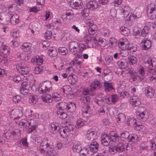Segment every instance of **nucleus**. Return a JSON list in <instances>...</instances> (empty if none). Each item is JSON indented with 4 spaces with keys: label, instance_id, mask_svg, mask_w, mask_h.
<instances>
[{
    "label": "nucleus",
    "instance_id": "nucleus-1",
    "mask_svg": "<svg viewBox=\"0 0 156 156\" xmlns=\"http://www.w3.org/2000/svg\"><path fill=\"white\" fill-rule=\"evenodd\" d=\"M48 141V140H46L42 142L38 150L39 152L41 154H44L46 153V155H48V154L50 152L51 153V151H53V149L51 146Z\"/></svg>",
    "mask_w": 156,
    "mask_h": 156
},
{
    "label": "nucleus",
    "instance_id": "nucleus-2",
    "mask_svg": "<svg viewBox=\"0 0 156 156\" xmlns=\"http://www.w3.org/2000/svg\"><path fill=\"white\" fill-rule=\"evenodd\" d=\"M59 133L63 138H66L71 132H73V129L72 125L68 124L62 128L58 129Z\"/></svg>",
    "mask_w": 156,
    "mask_h": 156
},
{
    "label": "nucleus",
    "instance_id": "nucleus-3",
    "mask_svg": "<svg viewBox=\"0 0 156 156\" xmlns=\"http://www.w3.org/2000/svg\"><path fill=\"white\" fill-rule=\"evenodd\" d=\"M52 89V84L49 81L43 82L38 89V92L40 94L48 93Z\"/></svg>",
    "mask_w": 156,
    "mask_h": 156
},
{
    "label": "nucleus",
    "instance_id": "nucleus-4",
    "mask_svg": "<svg viewBox=\"0 0 156 156\" xmlns=\"http://www.w3.org/2000/svg\"><path fill=\"white\" fill-rule=\"evenodd\" d=\"M148 12V16L150 17L151 20H154L156 18V6L154 3L148 4L147 7Z\"/></svg>",
    "mask_w": 156,
    "mask_h": 156
},
{
    "label": "nucleus",
    "instance_id": "nucleus-5",
    "mask_svg": "<svg viewBox=\"0 0 156 156\" xmlns=\"http://www.w3.org/2000/svg\"><path fill=\"white\" fill-rule=\"evenodd\" d=\"M6 138L7 139L12 137L15 139L19 138L20 135V131L14 129V130H8L5 133Z\"/></svg>",
    "mask_w": 156,
    "mask_h": 156
},
{
    "label": "nucleus",
    "instance_id": "nucleus-6",
    "mask_svg": "<svg viewBox=\"0 0 156 156\" xmlns=\"http://www.w3.org/2000/svg\"><path fill=\"white\" fill-rule=\"evenodd\" d=\"M16 69L19 73L22 75L27 74L29 72L30 69L24 62H21L16 66Z\"/></svg>",
    "mask_w": 156,
    "mask_h": 156
},
{
    "label": "nucleus",
    "instance_id": "nucleus-7",
    "mask_svg": "<svg viewBox=\"0 0 156 156\" xmlns=\"http://www.w3.org/2000/svg\"><path fill=\"white\" fill-rule=\"evenodd\" d=\"M28 128L27 129V132L30 133L35 130L37 127V125L36 122L35 120L33 119H27Z\"/></svg>",
    "mask_w": 156,
    "mask_h": 156
},
{
    "label": "nucleus",
    "instance_id": "nucleus-8",
    "mask_svg": "<svg viewBox=\"0 0 156 156\" xmlns=\"http://www.w3.org/2000/svg\"><path fill=\"white\" fill-rule=\"evenodd\" d=\"M127 7L126 6L122 5L119 7L120 10L123 13L124 15H127V16H126V20H135L137 17L135 15L132 13H128V12L127 11Z\"/></svg>",
    "mask_w": 156,
    "mask_h": 156
},
{
    "label": "nucleus",
    "instance_id": "nucleus-9",
    "mask_svg": "<svg viewBox=\"0 0 156 156\" xmlns=\"http://www.w3.org/2000/svg\"><path fill=\"white\" fill-rule=\"evenodd\" d=\"M117 151L119 152H122L125 151V149L127 151H129L131 150V145L130 144L127 143H118L117 146Z\"/></svg>",
    "mask_w": 156,
    "mask_h": 156
},
{
    "label": "nucleus",
    "instance_id": "nucleus-10",
    "mask_svg": "<svg viewBox=\"0 0 156 156\" xmlns=\"http://www.w3.org/2000/svg\"><path fill=\"white\" fill-rule=\"evenodd\" d=\"M147 66L149 70L154 71L156 67V60L154 58L152 57L149 58L147 61ZM150 72V71L149 70Z\"/></svg>",
    "mask_w": 156,
    "mask_h": 156
},
{
    "label": "nucleus",
    "instance_id": "nucleus-11",
    "mask_svg": "<svg viewBox=\"0 0 156 156\" xmlns=\"http://www.w3.org/2000/svg\"><path fill=\"white\" fill-rule=\"evenodd\" d=\"M10 117L14 119H18L21 116L22 112L19 109H14L11 110V111L9 112Z\"/></svg>",
    "mask_w": 156,
    "mask_h": 156
},
{
    "label": "nucleus",
    "instance_id": "nucleus-12",
    "mask_svg": "<svg viewBox=\"0 0 156 156\" xmlns=\"http://www.w3.org/2000/svg\"><path fill=\"white\" fill-rule=\"evenodd\" d=\"M78 44L77 42L73 41L70 42L69 45V50L74 55L77 54Z\"/></svg>",
    "mask_w": 156,
    "mask_h": 156
},
{
    "label": "nucleus",
    "instance_id": "nucleus-13",
    "mask_svg": "<svg viewBox=\"0 0 156 156\" xmlns=\"http://www.w3.org/2000/svg\"><path fill=\"white\" fill-rule=\"evenodd\" d=\"M81 114L84 118H87L90 116L91 114L92 113V110L89 106H85L83 107L82 110Z\"/></svg>",
    "mask_w": 156,
    "mask_h": 156
},
{
    "label": "nucleus",
    "instance_id": "nucleus-14",
    "mask_svg": "<svg viewBox=\"0 0 156 156\" xmlns=\"http://www.w3.org/2000/svg\"><path fill=\"white\" fill-rule=\"evenodd\" d=\"M129 43V42L126 38H122L119 40L118 45L119 48L123 50H126V49Z\"/></svg>",
    "mask_w": 156,
    "mask_h": 156
},
{
    "label": "nucleus",
    "instance_id": "nucleus-15",
    "mask_svg": "<svg viewBox=\"0 0 156 156\" xmlns=\"http://www.w3.org/2000/svg\"><path fill=\"white\" fill-rule=\"evenodd\" d=\"M101 144L105 146L108 145L111 141L108 135L105 133L101 135Z\"/></svg>",
    "mask_w": 156,
    "mask_h": 156
},
{
    "label": "nucleus",
    "instance_id": "nucleus-16",
    "mask_svg": "<svg viewBox=\"0 0 156 156\" xmlns=\"http://www.w3.org/2000/svg\"><path fill=\"white\" fill-rule=\"evenodd\" d=\"M86 136L87 139L91 141H94L96 138L95 132L91 129L87 131Z\"/></svg>",
    "mask_w": 156,
    "mask_h": 156
},
{
    "label": "nucleus",
    "instance_id": "nucleus-17",
    "mask_svg": "<svg viewBox=\"0 0 156 156\" xmlns=\"http://www.w3.org/2000/svg\"><path fill=\"white\" fill-rule=\"evenodd\" d=\"M129 102L133 107L138 106L141 103L139 98L136 96L130 97Z\"/></svg>",
    "mask_w": 156,
    "mask_h": 156
},
{
    "label": "nucleus",
    "instance_id": "nucleus-18",
    "mask_svg": "<svg viewBox=\"0 0 156 156\" xmlns=\"http://www.w3.org/2000/svg\"><path fill=\"white\" fill-rule=\"evenodd\" d=\"M86 7L89 9L94 10L98 8L99 6L98 3L97 2L93 1L87 3Z\"/></svg>",
    "mask_w": 156,
    "mask_h": 156
},
{
    "label": "nucleus",
    "instance_id": "nucleus-19",
    "mask_svg": "<svg viewBox=\"0 0 156 156\" xmlns=\"http://www.w3.org/2000/svg\"><path fill=\"white\" fill-rule=\"evenodd\" d=\"M82 4L81 0H73L70 3V6L73 9H79L82 8Z\"/></svg>",
    "mask_w": 156,
    "mask_h": 156
},
{
    "label": "nucleus",
    "instance_id": "nucleus-20",
    "mask_svg": "<svg viewBox=\"0 0 156 156\" xmlns=\"http://www.w3.org/2000/svg\"><path fill=\"white\" fill-rule=\"evenodd\" d=\"M99 147V144L96 141H93L89 145V147L90 151L93 152H97Z\"/></svg>",
    "mask_w": 156,
    "mask_h": 156
},
{
    "label": "nucleus",
    "instance_id": "nucleus-21",
    "mask_svg": "<svg viewBox=\"0 0 156 156\" xmlns=\"http://www.w3.org/2000/svg\"><path fill=\"white\" fill-rule=\"evenodd\" d=\"M59 125V124L56 122H54L51 124L50 131L52 133L55 134L59 132L58 129H57Z\"/></svg>",
    "mask_w": 156,
    "mask_h": 156
},
{
    "label": "nucleus",
    "instance_id": "nucleus-22",
    "mask_svg": "<svg viewBox=\"0 0 156 156\" xmlns=\"http://www.w3.org/2000/svg\"><path fill=\"white\" fill-rule=\"evenodd\" d=\"M87 48L86 46L83 44L80 43L78 44V51L77 54V57L79 58H81L82 55V52Z\"/></svg>",
    "mask_w": 156,
    "mask_h": 156
},
{
    "label": "nucleus",
    "instance_id": "nucleus-23",
    "mask_svg": "<svg viewBox=\"0 0 156 156\" xmlns=\"http://www.w3.org/2000/svg\"><path fill=\"white\" fill-rule=\"evenodd\" d=\"M32 48V44L29 42L24 43L21 47V49L26 52H30Z\"/></svg>",
    "mask_w": 156,
    "mask_h": 156
},
{
    "label": "nucleus",
    "instance_id": "nucleus-24",
    "mask_svg": "<svg viewBox=\"0 0 156 156\" xmlns=\"http://www.w3.org/2000/svg\"><path fill=\"white\" fill-rule=\"evenodd\" d=\"M102 84L101 82L97 79L94 80L91 84V87L93 90L98 89L101 88Z\"/></svg>",
    "mask_w": 156,
    "mask_h": 156
},
{
    "label": "nucleus",
    "instance_id": "nucleus-25",
    "mask_svg": "<svg viewBox=\"0 0 156 156\" xmlns=\"http://www.w3.org/2000/svg\"><path fill=\"white\" fill-rule=\"evenodd\" d=\"M74 15L73 12L71 10L67 11L66 14L62 15L61 18L62 20H71L73 18Z\"/></svg>",
    "mask_w": 156,
    "mask_h": 156
},
{
    "label": "nucleus",
    "instance_id": "nucleus-26",
    "mask_svg": "<svg viewBox=\"0 0 156 156\" xmlns=\"http://www.w3.org/2000/svg\"><path fill=\"white\" fill-rule=\"evenodd\" d=\"M71 89L70 87L68 85L64 86L60 89L61 93L62 94H65L67 95L71 94Z\"/></svg>",
    "mask_w": 156,
    "mask_h": 156
},
{
    "label": "nucleus",
    "instance_id": "nucleus-27",
    "mask_svg": "<svg viewBox=\"0 0 156 156\" xmlns=\"http://www.w3.org/2000/svg\"><path fill=\"white\" fill-rule=\"evenodd\" d=\"M10 52V49L9 47L5 45H2L0 47V52L4 54H8Z\"/></svg>",
    "mask_w": 156,
    "mask_h": 156
},
{
    "label": "nucleus",
    "instance_id": "nucleus-28",
    "mask_svg": "<svg viewBox=\"0 0 156 156\" xmlns=\"http://www.w3.org/2000/svg\"><path fill=\"white\" fill-rule=\"evenodd\" d=\"M41 98L43 101L46 103L51 102L52 101V96L49 94H44L41 97Z\"/></svg>",
    "mask_w": 156,
    "mask_h": 156
},
{
    "label": "nucleus",
    "instance_id": "nucleus-29",
    "mask_svg": "<svg viewBox=\"0 0 156 156\" xmlns=\"http://www.w3.org/2000/svg\"><path fill=\"white\" fill-rule=\"evenodd\" d=\"M108 108L107 105H104L98 110V113L100 115H103L105 113H108Z\"/></svg>",
    "mask_w": 156,
    "mask_h": 156
},
{
    "label": "nucleus",
    "instance_id": "nucleus-30",
    "mask_svg": "<svg viewBox=\"0 0 156 156\" xmlns=\"http://www.w3.org/2000/svg\"><path fill=\"white\" fill-rule=\"evenodd\" d=\"M38 96L34 94L30 95L29 99V102L32 105H35L38 101Z\"/></svg>",
    "mask_w": 156,
    "mask_h": 156
},
{
    "label": "nucleus",
    "instance_id": "nucleus-31",
    "mask_svg": "<svg viewBox=\"0 0 156 156\" xmlns=\"http://www.w3.org/2000/svg\"><path fill=\"white\" fill-rule=\"evenodd\" d=\"M117 123H123L126 120V117L125 115L123 113H119L117 115V117L116 118Z\"/></svg>",
    "mask_w": 156,
    "mask_h": 156
},
{
    "label": "nucleus",
    "instance_id": "nucleus-32",
    "mask_svg": "<svg viewBox=\"0 0 156 156\" xmlns=\"http://www.w3.org/2000/svg\"><path fill=\"white\" fill-rule=\"evenodd\" d=\"M105 89L106 91L108 92L112 90H114L112 83H108L107 81H105L104 83Z\"/></svg>",
    "mask_w": 156,
    "mask_h": 156
},
{
    "label": "nucleus",
    "instance_id": "nucleus-33",
    "mask_svg": "<svg viewBox=\"0 0 156 156\" xmlns=\"http://www.w3.org/2000/svg\"><path fill=\"white\" fill-rule=\"evenodd\" d=\"M155 91L151 87H148L147 89V97L152 98L154 96Z\"/></svg>",
    "mask_w": 156,
    "mask_h": 156
},
{
    "label": "nucleus",
    "instance_id": "nucleus-34",
    "mask_svg": "<svg viewBox=\"0 0 156 156\" xmlns=\"http://www.w3.org/2000/svg\"><path fill=\"white\" fill-rule=\"evenodd\" d=\"M68 81L71 84L74 85L77 82V77L75 75L69 76L68 78Z\"/></svg>",
    "mask_w": 156,
    "mask_h": 156
},
{
    "label": "nucleus",
    "instance_id": "nucleus-35",
    "mask_svg": "<svg viewBox=\"0 0 156 156\" xmlns=\"http://www.w3.org/2000/svg\"><path fill=\"white\" fill-rule=\"evenodd\" d=\"M120 29L121 33L125 36H128L130 33L129 30L124 26L121 27Z\"/></svg>",
    "mask_w": 156,
    "mask_h": 156
},
{
    "label": "nucleus",
    "instance_id": "nucleus-36",
    "mask_svg": "<svg viewBox=\"0 0 156 156\" xmlns=\"http://www.w3.org/2000/svg\"><path fill=\"white\" fill-rule=\"evenodd\" d=\"M86 122V121L83 119L79 118L76 122V127L78 128H80L85 125Z\"/></svg>",
    "mask_w": 156,
    "mask_h": 156
},
{
    "label": "nucleus",
    "instance_id": "nucleus-37",
    "mask_svg": "<svg viewBox=\"0 0 156 156\" xmlns=\"http://www.w3.org/2000/svg\"><path fill=\"white\" fill-rule=\"evenodd\" d=\"M119 66L121 69L126 68L127 67L128 63L124 59L120 60L118 62Z\"/></svg>",
    "mask_w": 156,
    "mask_h": 156
},
{
    "label": "nucleus",
    "instance_id": "nucleus-38",
    "mask_svg": "<svg viewBox=\"0 0 156 156\" xmlns=\"http://www.w3.org/2000/svg\"><path fill=\"white\" fill-rule=\"evenodd\" d=\"M57 116L61 119H64L67 117V115L66 113L62 110H58L57 112Z\"/></svg>",
    "mask_w": 156,
    "mask_h": 156
},
{
    "label": "nucleus",
    "instance_id": "nucleus-39",
    "mask_svg": "<svg viewBox=\"0 0 156 156\" xmlns=\"http://www.w3.org/2000/svg\"><path fill=\"white\" fill-rule=\"evenodd\" d=\"M126 49L129 50L130 52H134L137 49L136 44L129 43Z\"/></svg>",
    "mask_w": 156,
    "mask_h": 156
},
{
    "label": "nucleus",
    "instance_id": "nucleus-40",
    "mask_svg": "<svg viewBox=\"0 0 156 156\" xmlns=\"http://www.w3.org/2000/svg\"><path fill=\"white\" fill-rule=\"evenodd\" d=\"M97 30V28L96 25H93L89 27L88 29L89 33L91 35H94Z\"/></svg>",
    "mask_w": 156,
    "mask_h": 156
},
{
    "label": "nucleus",
    "instance_id": "nucleus-41",
    "mask_svg": "<svg viewBox=\"0 0 156 156\" xmlns=\"http://www.w3.org/2000/svg\"><path fill=\"white\" fill-rule=\"evenodd\" d=\"M137 137V136L135 134H132L131 135L129 134V137L127 140L129 142H131L133 144L136 140Z\"/></svg>",
    "mask_w": 156,
    "mask_h": 156
},
{
    "label": "nucleus",
    "instance_id": "nucleus-42",
    "mask_svg": "<svg viewBox=\"0 0 156 156\" xmlns=\"http://www.w3.org/2000/svg\"><path fill=\"white\" fill-rule=\"evenodd\" d=\"M90 98L89 96H82L80 98V101L85 104L88 105L90 101Z\"/></svg>",
    "mask_w": 156,
    "mask_h": 156
},
{
    "label": "nucleus",
    "instance_id": "nucleus-43",
    "mask_svg": "<svg viewBox=\"0 0 156 156\" xmlns=\"http://www.w3.org/2000/svg\"><path fill=\"white\" fill-rule=\"evenodd\" d=\"M129 137V133L127 131L122 132L120 134V138L122 140H127Z\"/></svg>",
    "mask_w": 156,
    "mask_h": 156
},
{
    "label": "nucleus",
    "instance_id": "nucleus-44",
    "mask_svg": "<svg viewBox=\"0 0 156 156\" xmlns=\"http://www.w3.org/2000/svg\"><path fill=\"white\" fill-rule=\"evenodd\" d=\"M95 103L99 106H101L104 102V100L102 98L99 96H96L94 99Z\"/></svg>",
    "mask_w": 156,
    "mask_h": 156
},
{
    "label": "nucleus",
    "instance_id": "nucleus-45",
    "mask_svg": "<svg viewBox=\"0 0 156 156\" xmlns=\"http://www.w3.org/2000/svg\"><path fill=\"white\" fill-rule=\"evenodd\" d=\"M136 120L133 118H131L128 119L126 123L128 126L133 125L135 126L136 123Z\"/></svg>",
    "mask_w": 156,
    "mask_h": 156
},
{
    "label": "nucleus",
    "instance_id": "nucleus-46",
    "mask_svg": "<svg viewBox=\"0 0 156 156\" xmlns=\"http://www.w3.org/2000/svg\"><path fill=\"white\" fill-rule=\"evenodd\" d=\"M81 147L80 144H74L72 147V149L74 152L79 153L80 151Z\"/></svg>",
    "mask_w": 156,
    "mask_h": 156
},
{
    "label": "nucleus",
    "instance_id": "nucleus-47",
    "mask_svg": "<svg viewBox=\"0 0 156 156\" xmlns=\"http://www.w3.org/2000/svg\"><path fill=\"white\" fill-rule=\"evenodd\" d=\"M88 149L87 147L81 148L80 151L79 152L80 156H86L88 152Z\"/></svg>",
    "mask_w": 156,
    "mask_h": 156
},
{
    "label": "nucleus",
    "instance_id": "nucleus-48",
    "mask_svg": "<svg viewBox=\"0 0 156 156\" xmlns=\"http://www.w3.org/2000/svg\"><path fill=\"white\" fill-rule=\"evenodd\" d=\"M21 87L30 90L31 89V85L28 82H24L22 83Z\"/></svg>",
    "mask_w": 156,
    "mask_h": 156
},
{
    "label": "nucleus",
    "instance_id": "nucleus-49",
    "mask_svg": "<svg viewBox=\"0 0 156 156\" xmlns=\"http://www.w3.org/2000/svg\"><path fill=\"white\" fill-rule=\"evenodd\" d=\"M137 58L134 56H131L129 58V63L130 65H134L136 63Z\"/></svg>",
    "mask_w": 156,
    "mask_h": 156
},
{
    "label": "nucleus",
    "instance_id": "nucleus-50",
    "mask_svg": "<svg viewBox=\"0 0 156 156\" xmlns=\"http://www.w3.org/2000/svg\"><path fill=\"white\" fill-rule=\"evenodd\" d=\"M90 13L89 10L87 8H84L82 10L81 12V14L82 17L84 19V18L88 16Z\"/></svg>",
    "mask_w": 156,
    "mask_h": 156
},
{
    "label": "nucleus",
    "instance_id": "nucleus-51",
    "mask_svg": "<svg viewBox=\"0 0 156 156\" xmlns=\"http://www.w3.org/2000/svg\"><path fill=\"white\" fill-rule=\"evenodd\" d=\"M48 54L50 56L54 57L57 55V52L55 49H52L48 50Z\"/></svg>",
    "mask_w": 156,
    "mask_h": 156
},
{
    "label": "nucleus",
    "instance_id": "nucleus-52",
    "mask_svg": "<svg viewBox=\"0 0 156 156\" xmlns=\"http://www.w3.org/2000/svg\"><path fill=\"white\" fill-rule=\"evenodd\" d=\"M52 98L54 100L57 101H59L62 99L60 95L57 92L53 93L52 94Z\"/></svg>",
    "mask_w": 156,
    "mask_h": 156
},
{
    "label": "nucleus",
    "instance_id": "nucleus-53",
    "mask_svg": "<svg viewBox=\"0 0 156 156\" xmlns=\"http://www.w3.org/2000/svg\"><path fill=\"white\" fill-rule=\"evenodd\" d=\"M52 35V32L49 30H47L44 34V37L46 40H50Z\"/></svg>",
    "mask_w": 156,
    "mask_h": 156
},
{
    "label": "nucleus",
    "instance_id": "nucleus-54",
    "mask_svg": "<svg viewBox=\"0 0 156 156\" xmlns=\"http://www.w3.org/2000/svg\"><path fill=\"white\" fill-rule=\"evenodd\" d=\"M27 119H23L21 120L19 122V125L20 127L22 126H27L28 125Z\"/></svg>",
    "mask_w": 156,
    "mask_h": 156
},
{
    "label": "nucleus",
    "instance_id": "nucleus-55",
    "mask_svg": "<svg viewBox=\"0 0 156 156\" xmlns=\"http://www.w3.org/2000/svg\"><path fill=\"white\" fill-rule=\"evenodd\" d=\"M116 146L114 145H110L109 147V151L112 154H114L116 153L118 151H117Z\"/></svg>",
    "mask_w": 156,
    "mask_h": 156
},
{
    "label": "nucleus",
    "instance_id": "nucleus-56",
    "mask_svg": "<svg viewBox=\"0 0 156 156\" xmlns=\"http://www.w3.org/2000/svg\"><path fill=\"white\" fill-rule=\"evenodd\" d=\"M134 129L137 130L139 131L143 129L144 126L142 124V123L140 122H136L135 124Z\"/></svg>",
    "mask_w": 156,
    "mask_h": 156
},
{
    "label": "nucleus",
    "instance_id": "nucleus-57",
    "mask_svg": "<svg viewBox=\"0 0 156 156\" xmlns=\"http://www.w3.org/2000/svg\"><path fill=\"white\" fill-rule=\"evenodd\" d=\"M145 115V112H143L140 113H139V114H137L136 115L137 118V119L140 120L141 121H144V120L145 121V119H144Z\"/></svg>",
    "mask_w": 156,
    "mask_h": 156
},
{
    "label": "nucleus",
    "instance_id": "nucleus-58",
    "mask_svg": "<svg viewBox=\"0 0 156 156\" xmlns=\"http://www.w3.org/2000/svg\"><path fill=\"white\" fill-rule=\"evenodd\" d=\"M59 53L62 55H65L68 52L67 49L65 47H59L58 49Z\"/></svg>",
    "mask_w": 156,
    "mask_h": 156
},
{
    "label": "nucleus",
    "instance_id": "nucleus-59",
    "mask_svg": "<svg viewBox=\"0 0 156 156\" xmlns=\"http://www.w3.org/2000/svg\"><path fill=\"white\" fill-rule=\"evenodd\" d=\"M8 60L7 58L3 55H0V64L2 66L7 63Z\"/></svg>",
    "mask_w": 156,
    "mask_h": 156
},
{
    "label": "nucleus",
    "instance_id": "nucleus-60",
    "mask_svg": "<svg viewBox=\"0 0 156 156\" xmlns=\"http://www.w3.org/2000/svg\"><path fill=\"white\" fill-rule=\"evenodd\" d=\"M76 105L72 102H69L67 103V110L71 109L72 110L71 111L74 110L76 109Z\"/></svg>",
    "mask_w": 156,
    "mask_h": 156
},
{
    "label": "nucleus",
    "instance_id": "nucleus-61",
    "mask_svg": "<svg viewBox=\"0 0 156 156\" xmlns=\"http://www.w3.org/2000/svg\"><path fill=\"white\" fill-rule=\"evenodd\" d=\"M105 60L107 64H111L112 63L113 61V57L110 55L107 56L105 57Z\"/></svg>",
    "mask_w": 156,
    "mask_h": 156
},
{
    "label": "nucleus",
    "instance_id": "nucleus-62",
    "mask_svg": "<svg viewBox=\"0 0 156 156\" xmlns=\"http://www.w3.org/2000/svg\"><path fill=\"white\" fill-rule=\"evenodd\" d=\"M19 58L20 60L26 61L28 59V55L25 53H22L19 56Z\"/></svg>",
    "mask_w": 156,
    "mask_h": 156
},
{
    "label": "nucleus",
    "instance_id": "nucleus-63",
    "mask_svg": "<svg viewBox=\"0 0 156 156\" xmlns=\"http://www.w3.org/2000/svg\"><path fill=\"white\" fill-rule=\"evenodd\" d=\"M119 94L120 97L122 98H128L129 96V93L126 91L119 92Z\"/></svg>",
    "mask_w": 156,
    "mask_h": 156
},
{
    "label": "nucleus",
    "instance_id": "nucleus-64",
    "mask_svg": "<svg viewBox=\"0 0 156 156\" xmlns=\"http://www.w3.org/2000/svg\"><path fill=\"white\" fill-rule=\"evenodd\" d=\"M43 70V69L41 66H39L35 67L34 71V73L35 74H38L40 73Z\"/></svg>",
    "mask_w": 156,
    "mask_h": 156
}]
</instances>
